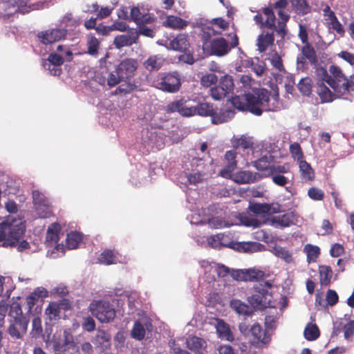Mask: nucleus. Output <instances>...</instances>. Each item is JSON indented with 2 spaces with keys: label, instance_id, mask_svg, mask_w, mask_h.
<instances>
[{
  "label": "nucleus",
  "instance_id": "nucleus-1",
  "mask_svg": "<svg viewBox=\"0 0 354 354\" xmlns=\"http://www.w3.org/2000/svg\"><path fill=\"white\" fill-rule=\"evenodd\" d=\"M231 102L236 109L248 110L256 115H261L263 111H277L281 108L278 94L270 95L265 88H257L243 96L232 97Z\"/></svg>",
  "mask_w": 354,
  "mask_h": 354
},
{
  "label": "nucleus",
  "instance_id": "nucleus-2",
  "mask_svg": "<svg viewBox=\"0 0 354 354\" xmlns=\"http://www.w3.org/2000/svg\"><path fill=\"white\" fill-rule=\"evenodd\" d=\"M273 159L270 153H266L253 161L252 164L257 170L264 171L266 176H272V180L276 185L284 187L287 192H290V187H286L293 180V175L290 171L289 165H272Z\"/></svg>",
  "mask_w": 354,
  "mask_h": 354
},
{
  "label": "nucleus",
  "instance_id": "nucleus-3",
  "mask_svg": "<svg viewBox=\"0 0 354 354\" xmlns=\"http://www.w3.org/2000/svg\"><path fill=\"white\" fill-rule=\"evenodd\" d=\"M25 222L19 216H7L0 220V246L14 247L23 237Z\"/></svg>",
  "mask_w": 354,
  "mask_h": 354
},
{
  "label": "nucleus",
  "instance_id": "nucleus-4",
  "mask_svg": "<svg viewBox=\"0 0 354 354\" xmlns=\"http://www.w3.org/2000/svg\"><path fill=\"white\" fill-rule=\"evenodd\" d=\"M317 77L324 80L337 95L347 93V78L342 69L335 65H330L328 70L319 68L317 70Z\"/></svg>",
  "mask_w": 354,
  "mask_h": 354
},
{
  "label": "nucleus",
  "instance_id": "nucleus-5",
  "mask_svg": "<svg viewBox=\"0 0 354 354\" xmlns=\"http://www.w3.org/2000/svg\"><path fill=\"white\" fill-rule=\"evenodd\" d=\"M214 34L215 31L209 26L204 28L203 30V49L206 50L209 48L210 54L219 57L224 56L230 52L232 48H234L239 44L238 37L235 34L232 38L230 46L227 41L222 37L214 39L212 41L208 42V39Z\"/></svg>",
  "mask_w": 354,
  "mask_h": 354
},
{
  "label": "nucleus",
  "instance_id": "nucleus-6",
  "mask_svg": "<svg viewBox=\"0 0 354 354\" xmlns=\"http://www.w3.org/2000/svg\"><path fill=\"white\" fill-rule=\"evenodd\" d=\"M51 328H46L44 335V340L48 345L53 346L55 354H63L74 345L73 337L70 330H64L62 335L61 330H57L51 335Z\"/></svg>",
  "mask_w": 354,
  "mask_h": 354
},
{
  "label": "nucleus",
  "instance_id": "nucleus-7",
  "mask_svg": "<svg viewBox=\"0 0 354 354\" xmlns=\"http://www.w3.org/2000/svg\"><path fill=\"white\" fill-rule=\"evenodd\" d=\"M272 286V283L268 281L257 284L254 287L253 294L248 298L249 303L254 308L259 310L267 307H275L271 304L272 295L268 292Z\"/></svg>",
  "mask_w": 354,
  "mask_h": 354
},
{
  "label": "nucleus",
  "instance_id": "nucleus-8",
  "mask_svg": "<svg viewBox=\"0 0 354 354\" xmlns=\"http://www.w3.org/2000/svg\"><path fill=\"white\" fill-rule=\"evenodd\" d=\"M61 227L57 223L50 225L46 232L45 244L48 248L47 256L51 258H57L62 256L65 252V248L57 242L60 237Z\"/></svg>",
  "mask_w": 354,
  "mask_h": 354
},
{
  "label": "nucleus",
  "instance_id": "nucleus-9",
  "mask_svg": "<svg viewBox=\"0 0 354 354\" xmlns=\"http://www.w3.org/2000/svg\"><path fill=\"white\" fill-rule=\"evenodd\" d=\"M221 249L229 248L239 252L252 253L260 251L263 245L257 242H235L230 234L219 233Z\"/></svg>",
  "mask_w": 354,
  "mask_h": 354
},
{
  "label": "nucleus",
  "instance_id": "nucleus-10",
  "mask_svg": "<svg viewBox=\"0 0 354 354\" xmlns=\"http://www.w3.org/2000/svg\"><path fill=\"white\" fill-rule=\"evenodd\" d=\"M91 314L102 323H109L115 317V310L109 301L95 300L89 306Z\"/></svg>",
  "mask_w": 354,
  "mask_h": 354
},
{
  "label": "nucleus",
  "instance_id": "nucleus-11",
  "mask_svg": "<svg viewBox=\"0 0 354 354\" xmlns=\"http://www.w3.org/2000/svg\"><path fill=\"white\" fill-rule=\"evenodd\" d=\"M156 88L168 93H176L180 87L179 75L176 73L160 74L154 81Z\"/></svg>",
  "mask_w": 354,
  "mask_h": 354
},
{
  "label": "nucleus",
  "instance_id": "nucleus-12",
  "mask_svg": "<svg viewBox=\"0 0 354 354\" xmlns=\"http://www.w3.org/2000/svg\"><path fill=\"white\" fill-rule=\"evenodd\" d=\"M200 266L204 272V277L208 283L214 281L216 275L218 277H223L229 272V268L224 265L215 262H209L206 260L200 261Z\"/></svg>",
  "mask_w": 354,
  "mask_h": 354
},
{
  "label": "nucleus",
  "instance_id": "nucleus-13",
  "mask_svg": "<svg viewBox=\"0 0 354 354\" xmlns=\"http://www.w3.org/2000/svg\"><path fill=\"white\" fill-rule=\"evenodd\" d=\"M194 101L190 99L181 98L169 103L166 108L168 113L178 112L183 117H191L196 115Z\"/></svg>",
  "mask_w": 354,
  "mask_h": 354
},
{
  "label": "nucleus",
  "instance_id": "nucleus-14",
  "mask_svg": "<svg viewBox=\"0 0 354 354\" xmlns=\"http://www.w3.org/2000/svg\"><path fill=\"white\" fill-rule=\"evenodd\" d=\"M234 82L232 77L225 75L220 80L219 85L210 89V95L215 100H220L229 94L233 89Z\"/></svg>",
  "mask_w": 354,
  "mask_h": 354
},
{
  "label": "nucleus",
  "instance_id": "nucleus-15",
  "mask_svg": "<svg viewBox=\"0 0 354 354\" xmlns=\"http://www.w3.org/2000/svg\"><path fill=\"white\" fill-rule=\"evenodd\" d=\"M160 45L165 46L167 48L179 52H186L190 46V38L188 34L179 33L172 39L162 44L157 42Z\"/></svg>",
  "mask_w": 354,
  "mask_h": 354
},
{
  "label": "nucleus",
  "instance_id": "nucleus-16",
  "mask_svg": "<svg viewBox=\"0 0 354 354\" xmlns=\"http://www.w3.org/2000/svg\"><path fill=\"white\" fill-rule=\"evenodd\" d=\"M130 19L133 21L138 26L143 24H151L156 21V17L144 6H136L131 9Z\"/></svg>",
  "mask_w": 354,
  "mask_h": 354
},
{
  "label": "nucleus",
  "instance_id": "nucleus-17",
  "mask_svg": "<svg viewBox=\"0 0 354 354\" xmlns=\"http://www.w3.org/2000/svg\"><path fill=\"white\" fill-rule=\"evenodd\" d=\"M288 1L289 0H279L277 1L273 6L270 7L272 8V10L274 9L277 10L279 18L277 25V32L280 34L285 33L286 24L290 18L289 14L286 10Z\"/></svg>",
  "mask_w": 354,
  "mask_h": 354
},
{
  "label": "nucleus",
  "instance_id": "nucleus-18",
  "mask_svg": "<svg viewBox=\"0 0 354 354\" xmlns=\"http://www.w3.org/2000/svg\"><path fill=\"white\" fill-rule=\"evenodd\" d=\"M263 13L266 17L265 21H263V17L261 14H257L254 17L256 24L261 28L267 27L270 29H275L277 31V27L275 25V15L272 8H265L263 10Z\"/></svg>",
  "mask_w": 354,
  "mask_h": 354
},
{
  "label": "nucleus",
  "instance_id": "nucleus-19",
  "mask_svg": "<svg viewBox=\"0 0 354 354\" xmlns=\"http://www.w3.org/2000/svg\"><path fill=\"white\" fill-rule=\"evenodd\" d=\"M326 82L317 77V93L321 99L322 103L333 102L336 97L342 95H337L334 90L331 91L326 85Z\"/></svg>",
  "mask_w": 354,
  "mask_h": 354
},
{
  "label": "nucleus",
  "instance_id": "nucleus-20",
  "mask_svg": "<svg viewBox=\"0 0 354 354\" xmlns=\"http://www.w3.org/2000/svg\"><path fill=\"white\" fill-rule=\"evenodd\" d=\"M137 68V63L134 59H126L122 60L116 69L122 79L125 81L133 76Z\"/></svg>",
  "mask_w": 354,
  "mask_h": 354
},
{
  "label": "nucleus",
  "instance_id": "nucleus-21",
  "mask_svg": "<svg viewBox=\"0 0 354 354\" xmlns=\"http://www.w3.org/2000/svg\"><path fill=\"white\" fill-rule=\"evenodd\" d=\"M28 322L19 319L17 322H9L8 333L14 339H22L27 332Z\"/></svg>",
  "mask_w": 354,
  "mask_h": 354
},
{
  "label": "nucleus",
  "instance_id": "nucleus-22",
  "mask_svg": "<svg viewBox=\"0 0 354 354\" xmlns=\"http://www.w3.org/2000/svg\"><path fill=\"white\" fill-rule=\"evenodd\" d=\"M66 36L64 29H52L42 32L38 35L41 42L44 44H51L61 40Z\"/></svg>",
  "mask_w": 354,
  "mask_h": 354
},
{
  "label": "nucleus",
  "instance_id": "nucleus-23",
  "mask_svg": "<svg viewBox=\"0 0 354 354\" xmlns=\"http://www.w3.org/2000/svg\"><path fill=\"white\" fill-rule=\"evenodd\" d=\"M72 53L69 48H64V53H53L48 58L43 61L42 65L44 68H47V66H51L52 64L61 66L64 61H71Z\"/></svg>",
  "mask_w": 354,
  "mask_h": 354
},
{
  "label": "nucleus",
  "instance_id": "nucleus-24",
  "mask_svg": "<svg viewBox=\"0 0 354 354\" xmlns=\"http://www.w3.org/2000/svg\"><path fill=\"white\" fill-rule=\"evenodd\" d=\"M211 324L214 326L216 333L221 339L227 341H232L234 339L230 326L223 320L215 318L212 320Z\"/></svg>",
  "mask_w": 354,
  "mask_h": 354
},
{
  "label": "nucleus",
  "instance_id": "nucleus-25",
  "mask_svg": "<svg viewBox=\"0 0 354 354\" xmlns=\"http://www.w3.org/2000/svg\"><path fill=\"white\" fill-rule=\"evenodd\" d=\"M190 166L192 171L198 173L205 180L213 172L212 164H205V162L201 158H193L190 162Z\"/></svg>",
  "mask_w": 354,
  "mask_h": 354
},
{
  "label": "nucleus",
  "instance_id": "nucleus-26",
  "mask_svg": "<svg viewBox=\"0 0 354 354\" xmlns=\"http://www.w3.org/2000/svg\"><path fill=\"white\" fill-rule=\"evenodd\" d=\"M187 347L195 354H205L207 349V342L205 339L197 336H189L186 340Z\"/></svg>",
  "mask_w": 354,
  "mask_h": 354
},
{
  "label": "nucleus",
  "instance_id": "nucleus-27",
  "mask_svg": "<svg viewBox=\"0 0 354 354\" xmlns=\"http://www.w3.org/2000/svg\"><path fill=\"white\" fill-rule=\"evenodd\" d=\"M138 39V33L131 31L127 34L120 35L115 37L113 44L115 48L120 49L125 46H131L136 44Z\"/></svg>",
  "mask_w": 354,
  "mask_h": 354
},
{
  "label": "nucleus",
  "instance_id": "nucleus-28",
  "mask_svg": "<svg viewBox=\"0 0 354 354\" xmlns=\"http://www.w3.org/2000/svg\"><path fill=\"white\" fill-rule=\"evenodd\" d=\"M189 22L176 15H167L162 21V25L168 28L173 30H183Z\"/></svg>",
  "mask_w": 354,
  "mask_h": 354
},
{
  "label": "nucleus",
  "instance_id": "nucleus-29",
  "mask_svg": "<svg viewBox=\"0 0 354 354\" xmlns=\"http://www.w3.org/2000/svg\"><path fill=\"white\" fill-rule=\"evenodd\" d=\"M33 203L35 205L36 210L40 211L42 209V205L46 207L47 209L44 213L42 212L41 215L44 216H49L51 214V208L48 200L45 196L37 190L32 192Z\"/></svg>",
  "mask_w": 354,
  "mask_h": 354
},
{
  "label": "nucleus",
  "instance_id": "nucleus-30",
  "mask_svg": "<svg viewBox=\"0 0 354 354\" xmlns=\"http://www.w3.org/2000/svg\"><path fill=\"white\" fill-rule=\"evenodd\" d=\"M266 277L262 270L257 268H250L239 271L238 279L243 281H261Z\"/></svg>",
  "mask_w": 354,
  "mask_h": 354
},
{
  "label": "nucleus",
  "instance_id": "nucleus-31",
  "mask_svg": "<svg viewBox=\"0 0 354 354\" xmlns=\"http://www.w3.org/2000/svg\"><path fill=\"white\" fill-rule=\"evenodd\" d=\"M225 158L227 162V165L221 171L220 174L224 178H228L231 176V173L236 167V152L235 150H230L225 153Z\"/></svg>",
  "mask_w": 354,
  "mask_h": 354
},
{
  "label": "nucleus",
  "instance_id": "nucleus-32",
  "mask_svg": "<svg viewBox=\"0 0 354 354\" xmlns=\"http://www.w3.org/2000/svg\"><path fill=\"white\" fill-rule=\"evenodd\" d=\"M151 328V324L147 319L136 321L131 330V336L136 339L142 340L145 336L146 330H149Z\"/></svg>",
  "mask_w": 354,
  "mask_h": 354
},
{
  "label": "nucleus",
  "instance_id": "nucleus-33",
  "mask_svg": "<svg viewBox=\"0 0 354 354\" xmlns=\"http://www.w3.org/2000/svg\"><path fill=\"white\" fill-rule=\"evenodd\" d=\"M48 292L43 287L37 288L30 295L26 297V305L29 312L31 311L35 304L39 300L47 297Z\"/></svg>",
  "mask_w": 354,
  "mask_h": 354
},
{
  "label": "nucleus",
  "instance_id": "nucleus-34",
  "mask_svg": "<svg viewBox=\"0 0 354 354\" xmlns=\"http://www.w3.org/2000/svg\"><path fill=\"white\" fill-rule=\"evenodd\" d=\"M257 174H253L249 171H240L234 174L231 173V176L227 178L232 179L238 184L252 183L256 181Z\"/></svg>",
  "mask_w": 354,
  "mask_h": 354
},
{
  "label": "nucleus",
  "instance_id": "nucleus-35",
  "mask_svg": "<svg viewBox=\"0 0 354 354\" xmlns=\"http://www.w3.org/2000/svg\"><path fill=\"white\" fill-rule=\"evenodd\" d=\"M196 242L202 247H210L213 249L221 250L219 234L207 237L196 238Z\"/></svg>",
  "mask_w": 354,
  "mask_h": 354
},
{
  "label": "nucleus",
  "instance_id": "nucleus-36",
  "mask_svg": "<svg viewBox=\"0 0 354 354\" xmlns=\"http://www.w3.org/2000/svg\"><path fill=\"white\" fill-rule=\"evenodd\" d=\"M86 40V53L95 57H97L100 50V41L92 34L87 35Z\"/></svg>",
  "mask_w": 354,
  "mask_h": 354
},
{
  "label": "nucleus",
  "instance_id": "nucleus-37",
  "mask_svg": "<svg viewBox=\"0 0 354 354\" xmlns=\"http://www.w3.org/2000/svg\"><path fill=\"white\" fill-rule=\"evenodd\" d=\"M249 208L252 212L259 214H271L277 212L279 210L278 206L266 203L251 204Z\"/></svg>",
  "mask_w": 354,
  "mask_h": 354
},
{
  "label": "nucleus",
  "instance_id": "nucleus-38",
  "mask_svg": "<svg viewBox=\"0 0 354 354\" xmlns=\"http://www.w3.org/2000/svg\"><path fill=\"white\" fill-rule=\"evenodd\" d=\"M17 3L16 0H9L8 2H2L0 3V8L5 9L6 15H11L13 12H19L23 14L28 12L29 8L26 6H23L21 3L20 5H15Z\"/></svg>",
  "mask_w": 354,
  "mask_h": 354
},
{
  "label": "nucleus",
  "instance_id": "nucleus-39",
  "mask_svg": "<svg viewBox=\"0 0 354 354\" xmlns=\"http://www.w3.org/2000/svg\"><path fill=\"white\" fill-rule=\"evenodd\" d=\"M301 178L305 181L313 180L315 178V172L310 165L305 160L297 163Z\"/></svg>",
  "mask_w": 354,
  "mask_h": 354
},
{
  "label": "nucleus",
  "instance_id": "nucleus-40",
  "mask_svg": "<svg viewBox=\"0 0 354 354\" xmlns=\"http://www.w3.org/2000/svg\"><path fill=\"white\" fill-rule=\"evenodd\" d=\"M83 235L77 232H71L67 234L66 239V248L70 250L76 249L82 243Z\"/></svg>",
  "mask_w": 354,
  "mask_h": 354
},
{
  "label": "nucleus",
  "instance_id": "nucleus-41",
  "mask_svg": "<svg viewBox=\"0 0 354 354\" xmlns=\"http://www.w3.org/2000/svg\"><path fill=\"white\" fill-rule=\"evenodd\" d=\"M165 62V59L159 55L150 56L145 62L144 66L149 71L160 69Z\"/></svg>",
  "mask_w": 354,
  "mask_h": 354
},
{
  "label": "nucleus",
  "instance_id": "nucleus-42",
  "mask_svg": "<svg viewBox=\"0 0 354 354\" xmlns=\"http://www.w3.org/2000/svg\"><path fill=\"white\" fill-rule=\"evenodd\" d=\"M271 222L276 227H286L292 223V216L290 214L275 216L271 218Z\"/></svg>",
  "mask_w": 354,
  "mask_h": 354
},
{
  "label": "nucleus",
  "instance_id": "nucleus-43",
  "mask_svg": "<svg viewBox=\"0 0 354 354\" xmlns=\"http://www.w3.org/2000/svg\"><path fill=\"white\" fill-rule=\"evenodd\" d=\"M98 261L100 263L105 265L115 264L122 262L118 254H115L113 251L109 250L104 251L100 255Z\"/></svg>",
  "mask_w": 354,
  "mask_h": 354
},
{
  "label": "nucleus",
  "instance_id": "nucleus-44",
  "mask_svg": "<svg viewBox=\"0 0 354 354\" xmlns=\"http://www.w3.org/2000/svg\"><path fill=\"white\" fill-rule=\"evenodd\" d=\"M234 115V111L231 109L221 110L218 113L214 112L212 118L214 124H220L230 120Z\"/></svg>",
  "mask_w": 354,
  "mask_h": 354
},
{
  "label": "nucleus",
  "instance_id": "nucleus-45",
  "mask_svg": "<svg viewBox=\"0 0 354 354\" xmlns=\"http://www.w3.org/2000/svg\"><path fill=\"white\" fill-rule=\"evenodd\" d=\"M60 304L50 302L45 310V315L49 321H55L59 318Z\"/></svg>",
  "mask_w": 354,
  "mask_h": 354
},
{
  "label": "nucleus",
  "instance_id": "nucleus-46",
  "mask_svg": "<svg viewBox=\"0 0 354 354\" xmlns=\"http://www.w3.org/2000/svg\"><path fill=\"white\" fill-rule=\"evenodd\" d=\"M274 42L273 33L262 34L257 39L258 49L260 52L266 50V49Z\"/></svg>",
  "mask_w": 354,
  "mask_h": 354
},
{
  "label": "nucleus",
  "instance_id": "nucleus-47",
  "mask_svg": "<svg viewBox=\"0 0 354 354\" xmlns=\"http://www.w3.org/2000/svg\"><path fill=\"white\" fill-rule=\"evenodd\" d=\"M196 115L201 116H211L212 118L214 114L215 110L213 106L207 102H203L195 105Z\"/></svg>",
  "mask_w": 354,
  "mask_h": 354
},
{
  "label": "nucleus",
  "instance_id": "nucleus-48",
  "mask_svg": "<svg viewBox=\"0 0 354 354\" xmlns=\"http://www.w3.org/2000/svg\"><path fill=\"white\" fill-rule=\"evenodd\" d=\"M295 12L299 15H305L310 12V8L306 0H289Z\"/></svg>",
  "mask_w": 354,
  "mask_h": 354
},
{
  "label": "nucleus",
  "instance_id": "nucleus-49",
  "mask_svg": "<svg viewBox=\"0 0 354 354\" xmlns=\"http://www.w3.org/2000/svg\"><path fill=\"white\" fill-rule=\"evenodd\" d=\"M10 321L17 322L19 319L23 322H28L27 318L23 315L21 306L19 304H13L9 312Z\"/></svg>",
  "mask_w": 354,
  "mask_h": 354
},
{
  "label": "nucleus",
  "instance_id": "nucleus-50",
  "mask_svg": "<svg viewBox=\"0 0 354 354\" xmlns=\"http://www.w3.org/2000/svg\"><path fill=\"white\" fill-rule=\"evenodd\" d=\"M230 307L239 315H250L249 306L239 299H232L230 301Z\"/></svg>",
  "mask_w": 354,
  "mask_h": 354
},
{
  "label": "nucleus",
  "instance_id": "nucleus-51",
  "mask_svg": "<svg viewBox=\"0 0 354 354\" xmlns=\"http://www.w3.org/2000/svg\"><path fill=\"white\" fill-rule=\"evenodd\" d=\"M320 283L322 286H327L330 283L333 271L329 266H321L319 268Z\"/></svg>",
  "mask_w": 354,
  "mask_h": 354
},
{
  "label": "nucleus",
  "instance_id": "nucleus-52",
  "mask_svg": "<svg viewBox=\"0 0 354 354\" xmlns=\"http://www.w3.org/2000/svg\"><path fill=\"white\" fill-rule=\"evenodd\" d=\"M304 335L307 340L313 341L319 337V330L316 324L310 323L306 326Z\"/></svg>",
  "mask_w": 354,
  "mask_h": 354
},
{
  "label": "nucleus",
  "instance_id": "nucleus-53",
  "mask_svg": "<svg viewBox=\"0 0 354 354\" xmlns=\"http://www.w3.org/2000/svg\"><path fill=\"white\" fill-rule=\"evenodd\" d=\"M298 89L304 95H310L312 92V80L306 77L300 80L297 84Z\"/></svg>",
  "mask_w": 354,
  "mask_h": 354
},
{
  "label": "nucleus",
  "instance_id": "nucleus-54",
  "mask_svg": "<svg viewBox=\"0 0 354 354\" xmlns=\"http://www.w3.org/2000/svg\"><path fill=\"white\" fill-rule=\"evenodd\" d=\"M290 153L294 160L297 161V163L304 160V153L301 148L297 142H294L290 145L289 147Z\"/></svg>",
  "mask_w": 354,
  "mask_h": 354
},
{
  "label": "nucleus",
  "instance_id": "nucleus-55",
  "mask_svg": "<svg viewBox=\"0 0 354 354\" xmlns=\"http://www.w3.org/2000/svg\"><path fill=\"white\" fill-rule=\"evenodd\" d=\"M254 337L255 341L261 342L263 343L266 342L265 340V331L262 329L261 326L258 324H254L250 329V332Z\"/></svg>",
  "mask_w": 354,
  "mask_h": 354
},
{
  "label": "nucleus",
  "instance_id": "nucleus-56",
  "mask_svg": "<svg viewBox=\"0 0 354 354\" xmlns=\"http://www.w3.org/2000/svg\"><path fill=\"white\" fill-rule=\"evenodd\" d=\"M304 251L307 254L308 262L315 261L320 253L319 247L310 244H308L305 246Z\"/></svg>",
  "mask_w": 354,
  "mask_h": 354
},
{
  "label": "nucleus",
  "instance_id": "nucleus-57",
  "mask_svg": "<svg viewBox=\"0 0 354 354\" xmlns=\"http://www.w3.org/2000/svg\"><path fill=\"white\" fill-rule=\"evenodd\" d=\"M201 210H197L196 212H194L189 216V219L190 221V223L192 224H205L207 223V216L204 215L203 214H201Z\"/></svg>",
  "mask_w": 354,
  "mask_h": 354
},
{
  "label": "nucleus",
  "instance_id": "nucleus-58",
  "mask_svg": "<svg viewBox=\"0 0 354 354\" xmlns=\"http://www.w3.org/2000/svg\"><path fill=\"white\" fill-rule=\"evenodd\" d=\"M301 55H304L306 59H308L311 64H315L317 62L315 51L308 43L302 48Z\"/></svg>",
  "mask_w": 354,
  "mask_h": 354
},
{
  "label": "nucleus",
  "instance_id": "nucleus-59",
  "mask_svg": "<svg viewBox=\"0 0 354 354\" xmlns=\"http://www.w3.org/2000/svg\"><path fill=\"white\" fill-rule=\"evenodd\" d=\"M110 338V335L104 330H98L93 342L94 344L106 346Z\"/></svg>",
  "mask_w": 354,
  "mask_h": 354
},
{
  "label": "nucleus",
  "instance_id": "nucleus-60",
  "mask_svg": "<svg viewBox=\"0 0 354 354\" xmlns=\"http://www.w3.org/2000/svg\"><path fill=\"white\" fill-rule=\"evenodd\" d=\"M274 254L277 257L283 259L286 263L292 262V253L281 247L275 248L274 249Z\"/></svg>",
  "mask_w": 354,
  "mask_h": 354
},
{
  "label": "nucleus",
  "instance_id": "nucleus-61",
  "mask_svg": "<svg viewBox=\"0 0 354 354\" xmlns=\"http://www.w3.org/2000/svg\"><path fill=\"white\" fill-rule=\"evenodd\" d=\"M239 218L241 223L243 225L254 227H257L260 225V222L252 216L241 214Z\"/></svg>",
  "mask_w": 354,
  "mask_h": 354
},
{
  "label": "nucleus",
  "instance_id": "nucleus-62",
  "mask_svg": "<svg viewBox=\"0 0 354 354\" xmlns=\"http://www.w3.org/2000/svg\"><path fill=\"white\" fill-rule=\"evenodd\" d=\"M81 19L79 17H74L72 14L68 13L64 16L62 23L66 27H75L81 24Z\"/></svg>",
  "mask_w": 354,
  "mask_h": 354
},
{
  "label": "nucleus",
  "instance_id": "nucleus-63",
  "mask_svg": "<svg viewBox=\"0 0 354 354\" xmlns=\"http://www.w3.org/2000/svg\"><path fill=\"white\" fill-rule=\"evenodd\" d=\"M42 332L41 319L40 317H36L32 321L31 334L32 337H37L41 335Z\"/></svg>",
  "mask_w": 354,
  "mask_h": 354
},
{
  "label": "nucleus",
  "instance_id": "nucleus-64",
  "mask_svg": "<svg viewBox=\"0 0 354 354\" xmlns=\"http://www.w3.org/2000/svg\"><path fill=\"white\" fill-rule=\"evenodd\" d=\"M186 178L187 182L189 185H196L199 183L203 182L205 179L202 177V176H200L198 173H196L194 171H192L191 169L189 173H186Z\"/></svg>",
  "mask_w": 354,
  "mask_h": 354
}]
</instances>
